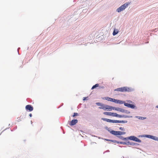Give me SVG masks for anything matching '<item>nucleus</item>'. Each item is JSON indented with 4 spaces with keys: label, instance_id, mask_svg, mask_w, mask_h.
Segmentation results:
<instances>
[{
    "label": "nucleus",
    "instance_id": "2f4dec72",
    "mask_svg": "<svg viewBox=\"0 0 158 158\" xmlns=\"http://www.w3.org/2000/svg\"><path fill=\"white\" fill-rule=\"evenodd\" d=\"M123 158H124V157Z\"/></svg>",
    "mask_w": 158,
    "mask_h": 158
},
{
    "label": "nucleus",
    "instance_id": "cd10ccee",
    "mask_svg": "<svg viewBox=\"0 0 158 158\" xmlns=\"http://www.w3.org/2000/svg\"><path fill=\"white\" fill-rule=\"evenodd\" d=\"M29 116L31 117V116H32V114H29Z\"/></svg>",
    "mask_w": 158,
    "mask_h": 158
},
{
    "label": "nucleus",
    "instance_id": "20e7f679",
    "mask_svg": "<svg viewBox=\"0 0 158 158\" xmlns=\"http://www.w3.org/2000/svg\"><path fill=\"white\" fill-rule=\"evenodd\" d=\"M111 106L108 105H105L103 104L101 105V107H99L100 109H102L104 110L111 111Z\"/></svg>",
    "mask_w": 158,
    "mask_h": 158
},
{
    "label": "nucleus",
    "instance_id": "4468645a",
    "mask_svg": "<svg viewBox=\"0 0 158 158\" xmlns=\"http://www.w3.org/2000/svg\"><path fill=\"white\" fill-rule=\"evenodd\" d=\"M116 103H119V104H123L124 103V102L122 101H121L120 100H117L116 102Z\"/></svg>",
    "mask_w": 158,
    "mask_h": 158
},
{
    "label": "nucleus",
    "instance_id": "f257e3e1",
    "mask_svg": "<svg viewBox=\"0 0 158 158\" xmlns=\"http://www.w3.org/2000/svg\"><path fill=\"white\" fill-rule=\"evenodd\" d=\"M102 119L103 121H106L107 122L112 123H124L126 122L125 121H119L117 120H111L104 118H102Z\"/></svg>",
    "mask_w": 158,
    "mask_h": 158
},
{
    "label": "nucleus",
    "instance_id": "aec40b11",
    "mask_svg": "<svg viewBox=\"0 0 158 158\" xmlns=\"http://www.w3.org/2000/svg\"><path fill=\"white\" fill-rule=\"evenodd\" d=\"M119 111H120V112H125V110H124V109H121V108H120Z\"/></svg>",
    "mask_w": 158,
    "mask_h": 158
},
{
    "label": "nucleus",
    "instance_id": "0eeeda50",
    "mask_svg": "<svg viewBox=\"0 0 158 158\" xmlns=\"http://www.w3.org/2000/svg\"><path fill=\"white\" fill-rule=\"evenodd\" d=\"M129 139L130 140H133L138 142H141V141L139 139L134 136H130Z\"/></svg>",
    "mask_w": 158,
    "mask_h": 158
},
{
    "label": "nucleus",
    "instance_id": "6ab92c4d",
    "mask_svg": "<svg viewBox=\"0 0 158 158\" xmlns=\"http://www.w3.org/2000/svg\"><path fill=\"white\" fill-rule=\"evenodd\" d=\"M146 118V117H139V119H144Z\"/></svg>",
    "mask_w": 158,
    "mask_h": 158
},
{
    "label": "nucleus",
    "instance_id": "393cba45",
    "mask_svg": "<svg viewBox=\"0 0 158 158\" xmlns=\"http://www.w3.org/2000/svg\"><path fill=\"white\" fill-rule=\"evenodd\" d=\"M21 121V119L19 118V119L17 120V121L18 122H19Z\"/></svg>",
    "mask_w": 158,
    "mask_h": 158
},
{
    "label": "nucleus",
    "instance_id": "412c9836",
    "mask_svg": "<svg viewBox=\"0 0 158 158\" xmlns=\"http://www.w3.org/2000/svg\"><path fill=\"white\" fill-rule=\"evenodd\" d=\"M116 99H113L112 98L111 102H114L116 103Z\"/></svg>",
    "mask_w": 158,
    "mask_h": 158
},
{
    "label": "nucleus",
    "instance_id": "b1692460",
    "mask_svg": "<svg viewBox=\"0 0 158 158\" xmlns=\"http://www.w3.org/2000/svg\"><path fill=\"white\" fill-rule=\"evenodd\" d=\"M96 104L98 105V106H100L101 105V103L99 102H97L96 103Z\"/></svg>",
    "mask_w": 158,
    "mask_h": 158
},
{
    "label": "nucleus",
    "instance_id": "423d86ee",
    "mask_svg": "<svg viewBox=\"0 0 158 158\" xmlns=\"http://www.w3.org/2000/svg\"><path fill=\"white\" fill-rule=\"evenodd\" d=\"M110 133L114 135H124L125 133V132L123 131H110Z\"/></svg>",
    "mask_w": 158,
    "mask_h": 158
},
{
    "label": "nucleus",
    "instance_id": "6e6552de",
    "mask_svg": "<svg viewBox=\"0 0 158 158\" xmlns=\"http://www.w3.org/2000/svg\"><path fill=\"white\" fill-rule=\"evenodd\" d=\"M111 116H113V117H118L119 118H123V117H125L124 116V115H121L117 114L116 113H112V112H111Z\"/></svg>",
    "mask_w": 158,
    "mask_h": 158
},
{
    "label": "nucleus",
    "instance_id": "5701e85b",
    "mask_svg": "<svg viewBox=\"0 0 158 158\" xmlns=\"http://www.w3.org/2000/svg\"><path fill=\"white\" fill-rule=\"evenodd\" d=\"M110 140V141H111V142H114V143H119L118 142H117V141H115V140Z\"/></svg>",
    "mask_w": 158,
    "mask_h": 158
},
{
    "label": "nucleus",
    "instance_id": "c85d7f7f",
    "mask_svg": "<svg viewBox=\"0 0 158 158\" xmlns=\"http://www.w3.org/2000/svg\"><path fill=\"white\" fill-rule=\"evenodd\" d=\"M156 108H158V106H156Z\"/></svg>",
    "mask_w": 158,
    "mask_h": 158
},
{
    "label": "nucleus",
    "instance_id": "7ed1b4c3",
    "mask_svg": "<svg viewBox=\"0 0 158 158\" xmlns=\"http://www.w3.org/2000/svg\"><path fill=\"white\" fill-rule=\"evenodd\" d=\"M129 4V3H126L122 5L119 7L118 8L117 10V11L118 12L124 10L126 7H127Z\"/></svg>",
    "mask_w": 158,
    "mask_h": 158
},
{
    "label": "nucleus",
    "instance_id": "f3484780",
    "mask_svg": "<svg viewBox=\"0 0 158 158\" xmlns=\"http://www.w3.org/2000/svg\"><path fill=\"white\" fill-rule=\"evenodd\" d=\"M118 31H115L114 30L113 34L114 35H116L118 33Z\"/></svg>",
    "mask_w": 158,
    "mask_h": 158
},
{
    "label": "nucleus",
    "instance_id": "9d476101",
    "mask_svg": "<svg viewBox=\"0 0 158 158\" xmlns=\"http://www.w3.org/2000/svg\"><path fill=\"white\" fill-rule=\"evenodd\" d=\"M124 105L126 106H127L128 107H130L132 109L134 108L135 107V106L134 105L129 103H124Z\"/></svg>",
    "mask_w": 158,
    "mask_h": 158
},
{
    "label": "nucleus",
    "instance_id": "c756f323",
    "mask_svg": "<svg viewBox=\"0 0 158 158\" xmlns=\"http://www.w3.org/2000/svg\"><path fill=\"white\" fill-rule=\"evenodd\" d=\"M120 130H122V128H121V127H120Z\"/></svg>",
    "mask_w": 158,
    "mask_h": 158
},
{
    "label": "nucleus",
    "instance_id": "bb28decb",
    "mask_svg": "<svg viewBox=\"0 0 158 158\" xmlns=\"http://www.w3.org/2000/svg\"><path fill=\"white\" fill-rule=\"evenodd\" d=\"M127 102H129V103H131L132 102L131 101H127Z\"/></svg>",
    "mask_w": 158,
    "mask_h": 158
},
{
    "label": "nucleus",
    "instance_id": "4be33fe9",
    "mask_svg": "<svg viewBox=\"0 0 158 158\" xmlns=\"http://www.w3.org/2000/svg\"><path fill=\"white\" fill-rule=\"evenodd\" d=\"M112 98H111L108 97L106 99L109 101L111 102Z\"/></svg>",
    "mask_w": 158,
    "mask_h": 158
},
{
    "label": "nucleus",
    "instance_id": "ddd939ff",
    "mask_svg": "<svg viewBox=\"0 0 158 158\" xmlns=\"http://www.w3.org/2000/svg\"><path fill=\"white\" fill-rule=\"evenodd\" d=\"M111 107L112 108H111V110H116L118 111H120V108H115L114 107H113L112 106H111Z\"/></svg>",
    "mask_w": 158,
    "mask_h": 158
},
{
    "label": "nucleus",
    "instance_id": "1a4fd4ad",
    "mask_svg": "<svg viewBox=\"0 0 158 158\" xmlns=\"http://www.w3.org/2000/svg\"><path fill=\"white\" fill-rule=\"evenodd\" d=\"M25 108L27 110H29L30 111H31L33 110V107L31 105H27Z\"/></svg>",
    "mask_w": 158,
    "mask_h": 158
},
{
    "label": "nucleus",
    "instance_id": "a878e982",
    "mask_svg": "<svg viewBox=\"0 0 158 158\" xmlns=\"http://www.w3.org/2000/svg\"><path fill=\"white\" fill-rule=\"evenodd\" d=\"M86 97H84L83 98V100L84 101V100H86Z\"/></svg>",
    "mask_w": 158,
    "mask_h": 158
},
{
    "label": "nucleus",
    "instance_id": "7c9ffc66",
    "mask_svg": "<svg viewBox=\"0 0 158 158\" xmlns=\"http://www.w3.org/2000/svg\"><path fill=\"white\" fill-rule=\"evenodd\" d=\"M42 128V127H40V129Z\"/></svg>",
    "mask_w": 158,
    "mask_h": 158
},
{
    "label": "nucleus",
    "instance_id": "dca6fc26",
    "mask_svg": "<svg viewBox=\"0 0 158 158\" xmlns=\"http://www.w3.org/2000/svg\"><path fill=\"white\" fill-rule=\"evenodd\" d=\"M98 86L99 84H96L92 87V89H93L95 88L98 87Z\"/></svg>",
    "mask_w": 158,
    "mask_h": 158
},
{
    "label": "nucleus",
    "instance_id": "f8f14e48",
    "mask_svg": "<svg viewBox=\"0 0 158 158\" xmlns=\"http://www.w3.org/2000/svg\"><path fill=\"white\" fill-rule=\"evenodd\" d=\"M146 136L148 138L151 139L155 140H156L157 139V137L150 135H147Z\"/></svg>",
    "mask_w": 158,
    "mask_h": 158
},
{
    "label": "nucleus",
    "instance_id": "f03ea898",
    "mask_svg": "<svg viewBox=\"0 0 158 158\" xmlns=\"http://www.w3.org/2000/svg\"><path fill=\"white\" fill-rule=\"evenodd\" d=\"M129 4V3H126L122 5L119 7L118 8L117 10V11L118 12L124 10L126 7H127Z\"/></svg>",
    "mask_w": 158,
    "mask_h": 158
},
{
    "label": "nucleus",
    "instance_id": "39448f33",
    "mask_svg": "<svg viewBox=\"0 0 158 158\" xmlns=\"http://www.w3.org/2000/svg\"><path fill=\"white\" fill-rule=\"evenodd\" d=\"M130 89L127 87H124L121 88H118L114 90L115 91H118L121 92H124L126 91H129Z\"/></svg>",
    "mask_w": 158,
    "mask_h": 158
},
{
    "label": "nucleus",
    "instance_id": "2eb2a0df",
    "mask_svg": "<svg viewBox=\"0 0 158 158\" xmlns=\"http://www.w3.org/2000/svg\"><path fill=\"white\" fill-rule=\"evenodd\" d=\"M103 114L106 115L111 116V112H104Z\"/></svg>",
    "mask_w": 158,
    "mask_h": 158
},
{
    "label": "nucleus",
    "instance_id": "a211bd4d",
    "mask_svg": "<svg viewBox=\"0 0 158 158\" xmlns=\"http://www.w3.org/2000/svg\"><path fill=\"white\" fill-rule=\"evenodd\" d=\"M78 115V114L77 113H74L73 114V117H74L75 116H77Z\"/></svg>",
    "mask_w": 158,
    "mask_h": 158
},
{
    "label": "nucleus",
    "instance_id": "9b49d317",
    "mask_svg": "<svg viewBox=\"0 0 158 158\" xmlns=\"http://www.w3.org/2000/svg\"><path fill=\"white\" fill-rule=\"evenodd\" d=\"M78 122V120L77 119H73L70 122V126H73L75 125Z\"/></svg>",
    "mask_w": 158,
    "mask_h": 158
}]
</instances>
